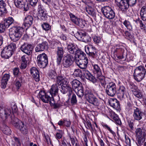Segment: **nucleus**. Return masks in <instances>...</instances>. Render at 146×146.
<instances>
[{"mask_svg": "<svg viewBox=\"0 0 146 146\" xmlns=\"http://www.w3.org/2000/svg\"><path fill=\"white\" fill-rule=\"evenodd\" d=\"M24 29L21 27H13L9 30L10 37L13 42L19 40L24 34Z\"/></svg>", "mask_w": 146, "mask_h": 146, "instance_id": "f257e3e1", "label": "nucleus"}, {"mask_svg": "<svg viewBox=\"0 0 146 146\" xmlns=\"http://www.w3.org/2000/svg\"><path fill=\"white\" fill-rule=\"evenodd\" d=\"M11 122L16 128L19 130L23 135H26L28 133V129L26 125L16 117L11 118Z\"/></svg>", "mask_w": 146, "mask_h": 146, "instance_id": "f03ea898", "label": "nucleus"}, {"mask_svg": "<svg viewBox=\"0 0 146 146\" xmlns=\"http://www.w3.org/2000/svg\"><path fill=\"white\" fill-rule=\"evenodd\" d=\"M16 48V45L15 43H11L4 48L1 53V56L5 58H9L13 54Z\"/></svg>", "mask_w": 146, "mask_h": 146, "instance_id": "7ed1b4c3", "label": "nucleus"}, {"mask_svg": "<svg viewBox=\"0 0 146 146\" xmlns=\"http://www.w3.org/2000/svg\"><path fill=\"white\" fill-rule=\"evenodd\" d=\"M12 111L9 108H2L0 110V116L3 120L6 119L8 116H9L12 113L16 112L18 110L17 105L15 104L12 107Z\"/></svg>", "mask_w": 146, "mask_h": 146, "instance_id": "20e7f679", "label": "nucleus"}, {"mask_svg": "<svg viewBox=\"0 0 146 146\" xmlns=\"http://www.w3.org/2000/svg\"><path fill=\"white\" fill-rule=\"evenodd\" d=\"M146 70L144 67L140 66L134 70L133 76L134 79L137 82L141 81L144 77Z\"/></svg>", "mask_w": 146, "mask_h": 146, "instance_id": "39448f33", "label": "nucleus"}, {"mask_svg": "<svg viewBox=\"0 0 146 146\" xmlns=\"http://www.w3.org/2000/svg\"><path fill=\"white\" fill-rule=\"evenodd\" d=\"M84 91V95L87 98L88 101L94 106H99L100 104L92 93L91 90L88 88H86Z\"/></svg>", "mask_w": 146, "mask_h": 146, "instance_id": "423d86ee", "label": "nucleus"}, {"mask_svg": "<svg viewBox=\"0 0 146 146\" xmlns=\"http://www.w3.org/2000/svg\"><path fill=\"white\" fill-rule=\"evenodd\" d=\"M37 64L40 68H44L48 64V58L47 55L45 53L39 54L37 57Z\"/></svg>", "mask_w": 146, "mask_h": 146, "instance_id": "0eeeda50", "label": "nucleus"}, {"mask_svg": "<svg viewBox=\"0 0 146 146\" xmlns=\"http://www.w3.org/2000/svg\"><path fill=\"white\" fill-rule=\"evenodd\" d=\"M101 11L104 15L108 19H113L115 17V12L109 6L104 7L102 8Z\"/></svg>", "mask_w": 146, "mask_h": 146, "instance_id": "6e6552de", "label": "nucleus"}, {"mask_svg": "<svg viewBox=\"0 0 146 146\" xmlns=\"http://www.w3.org/2000/svg\"><path fill=\"white\" fill-rule=\"evenodd\" d=\"M106 92L108 95L113 97L116 94V86L115 84L113 82L108 83L106 88Z\"/></svg>", "mask_w": 146, "mask_h": 146, "instance_id": "1a4fd4ad", "label": "nucleus"}, {"mask_svg": "<svg viewBox=\"0 0 146 146\" xmlns=\"http://www.w3.org/2000/svg\"><path fill=\"white\" fill-rule=\"evenodd\" d=\"M114 54L119 59L127 57V51L122 46H118L115 50Z\"/></svg>", "mask_w": 146, "mask_h": 146, "instance_id": "9d476101", "label": "nucleus"}, {"mask_svg": "<svg viewBox=\"0 0 146 146\" xmlns=\"http://www.w3.org/2000/svg\"><path fill=\"white\" fill-rule=\"evenodd\" d=\"M75 61V58L72 55L67 54L63 60V65L65 68L70 66Z\"/></svg>", "mask_w": 146, "mask_h": 146, "instance_id": "9b49d317", "label": "nucleus"}, {"mask_svg": "<svg viewBox=\"0 0 146 146\" xmlns=\"http://www.w3.org/2000/svg\"><path fill=\"white\" fill-rule=\"evenodd\" d=\"M33 46L31 44L24 43L21 47V50L28 55H31L33 52Z\"/></svg>", "mask_w": 146, "mask_h": 146, "instance_id": "f8f14e48", "label": "nucleus"}, {"mask_svg": "<svg viewBox=\"0 0 146 146\" xmlns=\"http://www.w3.org/2000/svg\"><path fill=\"white\" fill-rule=\"evenodd\" d=\"M14 3L17 7L23 9L25 11H27L29 9L28 3L25 2L24 0H15Z\"/></svg>", "mask_w": 146, "mask_h": 146, "instance_id": "ddd939ff", "label": "nucleus"}, {"mask_svg": "<svg viewBox=\"0 0 146 146\" xmlns=\"http://www.w3.org/2000/svg\"><path fill=\"white\" fill-rule=\"evenodd\" d=\"M49 94L48 92L45 93L44 91L41 90L38 94L39 97L41 100L45 103H50L51 101L52 97H51L48 95Z\"/></svg>", "mask_w": 146, "mask_h": 146, "instance_id": "4468645a", "label": "nucleus"}, {"mask_svg": "<svg viewBox=\"0 0 146 146\" xmlns=\"http://www.w3.org/2000/svg\"><path fill=\"white\" fill-rule=\"evenodd\" d=\"M85 51L87 54L93 58H96L97 54L96 48L92 45H89L85 47Z\"/></svg>", "mask_w": 146, "mask_h": 146, "instance_id": "2eb2a0df", "label": "nucleus"}, {"mask_svg": "<svg viewBox=\"0 0 146 146\" xmlns=\"http://www.w3.org/2000/svg\"><path fill=\"white\" fill-rule=\"evenodd\" d=\"M64 53V50L62 47H57L56 52V62L58 65H59L62 59Z\"/></svg>", "mask_w": 146, "mask_h": 146, "instance_id": "dca6fc26", "label": "nucleus"}, {"mask_svg": "<svg viewBox=\"0 0 146 146\" xmlns=\"http://www.w3.org/2000/svg\"><path fill=\"white\" fill-rule=\"evenodd\" d=\"M82 72L85 78L93 83L95 84L97 82L98 80L97 79L92 75L88 70L86 69L83 70Z\"/></svg>", "mask_w": 146, "mask_h": 146, "instance_id": "f3484780", "label": "nucleus"}, {"mask_svg": "<svg viewBox=\"0 0 146 146\" xmlns=\"http://www.w3.org/2000/svg\"><path fill=\"white\" fill-rule=\"evenodd\" d=\"M38 18L41 20L45 21L46 20L48 17V15L46 11L42 8H39L38 9Z\"/></svg>", "mask_w": 146, "mask_h": 146, "instance_id": "a211bd4d", "label": "nucleus"}, {"mask_svg": "<svg viewBox=\"0 0 146 146\" xmlns=\"http://www.w3.org/2000/svg\"><path fill=\"white\" fill-rule=\"evenodd\" d=\"M126 92L125 88L123 86H121L116 90V94L118 98L122 100L124 98V95Z\"/></svg>", "mask_w": 146, "mask_h": 146, "instance_id": "6ab92c4d", "label": "nucleus"}, {"mask_svg": "<svg viewBox=\"0 0 146 146\" xmlns=\"http://www.w3.org/2000/svg\"><path fill=\"white\" fill-rule=\"evenodd\" d=\"M134 112L133 114V117L134 119L139 120L142 118L143 113L138 108L134 107Z\"/></svg>", "mask_w": 146, "mask_h": 146, "instance_id": "aec40b11", "label": "nucleus"}, {"mask_svg": "<svg viewBox=\"0 0 146 146\" xmlns=\"http://www.w3.org/2000/svg\"><path fill=\"white\" fill-rule=\"evenodd\" d=\"M31 73L36 82L40 80L39 72L36 67H32L30 69Z\"/></svg>", "mask_w": 146, "mask_h": 146, "instance_id": "412c9836", "label": "nucleus"}, {"mask_svg": "<svg viewBox=\"0 0 146 146\" xmlns=\"http://www.w3.org/2000/svg\"><path fill=\"white\" fill-rule=\"evenodd\" d=\"M48 48V44L46 41L43 42L37 45L35 47V50L36 52L43 51L47 50Z\"/></svg>", "mask_w": 146, "mask_h": 146, "instance_id": "4be33fe9", "label": "nucleus"}, {"mask_svg": "<svg viewBox=\"0 0 146 146\" xmlns=\"http://www.w3.org/2000/svg\"><path fill=\"white\" fill-rule=\"evenodd\" d=\"M59 88H60V86L57 85L56 83V84H53L49 92L52 98L56 96L58 94Z\"/></svg>", "mask_w": 146, "mask_h": 146, "instance_id": "5701e85b", "label": "nucleus"}, {"mask_svg": "<svg viewBox=\"0 0 146 146\" xmlns=\"http://www.w3.org/2000/svg\"><path fill=\"white\" fill-rule=\"evenodd\" d=\"M33 18L31 15H28L26 17L24 20V23L23 25L26 27V29L31 27L33 23Z\"/></svg>", "mask_w": 146, "mask_h": 146, "instance_id": "b1692460", "label": "nucleus"}, {"mask_svg": "<svg viewBox=\"0 0 146 146\" xmlns=\"http://www.w3.org/2000/svg\"><path fill=\"white\" fill-rule=\"evenodd\" d=\"M110 106L115 109L119 110L120 108L119 101L115 98H111L109 101Z\"/></svg>", "mask_w": 146, "mask_h": 146, "instance_id": "393cba45", "label": "nucleus"}, {"mask_svg": "<svg viewBox=\"0 0 146 146\" xmlns=\"http://www.w3.org/2000/svg\"><path fill=\"white\" fill-rule=\"evenodd\" d=\"M50 104L54 109L59 108L63 105V103L61 102L60 100H59L57 102H55L53 98H51V101L50 102Z\"/></svg>", "mask_w": 146, "mask_h": 146, "instance_id": "a878e982", "label": "nucleus"}, {"mask_svg": "<svg viewBox=\"0 0 146 146\" xmlns=\"http://www.w3.org/2000/svg\"><path fill=\"white\" fill-rule=\"evenodd\" d=\"M76 64L81 69L85 70L86 69L88 62V60H79L76 59L75 61Z\"/></svg>", "mask_w": 146, "mask_h": 146, "instance_id": "bb28decb", "label": "nucleus"}, {"mask_svg": "<svg viewBox=\"0 0 146 146\" xmlns=\"http://www.w3.org/2000/svg\"><path fill=\"white\" fill-rule=\"evenodd\" d=\"M61 88L60 91L61 93L63 94H65L68 92V96L70 97L72 94V89L70 86H61Z\"/></svg>", "mask_w": 146, "mask_h": 146, "instance_id": "cd10ccee", "label": "nucleus"}, {"mask_svg": "<svg viewBox=\"0 0 146 146\" xmlns=\"http://www.w3.org/2000/svg\"><path fill=\"white\" fill-rule=\"evenodd\" d=\"M125 0L121 2L117 5L119 7V9L122 12H125L127 11L129 8V5Z\"/></svg>", "mask_w": 146, "mask_h": 146, "instance_id": "c85d7f7f", "label": "nucleus"}, {"mask_svg": "<svg viewBox=\"0 0 146 146\" xmlns=\"http://www.w3.org/2000/svg\"><path fill=\"white\" fill-rule=\"evenodd\" d=\"M6 6V5L4 1L3 0L0 1V15H2L7 13Z\"/></svg>", "mask_w": 146, "mask_h": 146, "instance_id": "c756f323", "label": "nucleus"}, {"mask_svg": "<svg viewBox=\"0 0 146 146\" xmlns=\"http://www.w3.org/2000/svg\"><path fill=\"white\" fill-rule=\"evenodd\" d=\"M9 77L10 76L9 74H5L4 75L1 81V88H6Z\"/></svg>", "mask_w": 146, "mask_h": 146, "instance_id": "7c9ffc66", "label": "nucleus"}, {"mask_svg": "<svg viewBox=\"0 0 146 146\" xmlns=\"http://www.w3.org/2000/svg\"><path fill=\"white\" fill-rule=\"evenodd\" d=\"M97 77L99 80L101 85L104 88H105L106 84H108L107 80L106 79L104 76L102 75V74L98 75Z\"/></svg>", "mask_w": 146, "mask_h": 146, "instance_id": "2f4dec72", "label": "nucleus"}, {"mask_svg": "<svg viewBox=\"0 0 146 146\" xmlns=\"http://www.w3.org/2000/svg\"><path fill=\"white\" fill-rule=\"evenodd\" d=\"M78 48L73 44L70 43L67 46L68 52L70 54H74Z\"/></svg>", "mask_w": 146, "mask_h": 146, "instance_id": "473e14b6", "label": "nucleus"}, {"mask_svg": "<svg viewBox=\"0 0 146 146\" xmlns=\"http://www.w3.org/2000/svg\"><path fill=\"white\" fill-rule=\"evenodd\" d=\"M134 21L136 24H139V27L141 29L143 32L146 33V27L144 23H143L142 21L139 17Z\"/></svg>", "mask_w": 146, "mask_h": 146, "instance_id": "72a5a7b5", "label": "nucleus"}, {"mask_svg": "<svg viewBox=\"0 0 146 146\" xmlns=\"http://www.w3.org/2000/svg\"><path fill=\"white\" fill-rule=\"evenodd\" d=\"M140 14L141 18L142 20L143 21H146V6H143L140 10Z\"/></svg>", "mask_w": 146, "mask_h": 146, "instance_id": "f704fd0d", "label": "nucleus"}, {"mask_svg": "<svg viewBox=\"0 0 146 146\" xmlns=\"http://www.w3.org/2000/svg\"><path fill=\"white\" fill-rule=\"evenodd\" d=\"M15 22L14 19L12 17H9L5 19L4 21V23L5 26L8 27L10 26L14 23Z\"/></svg>", "mask_w": 146, "mask_h": 146, "instance_id": "c9c22d12", "label": "nucleus"}, {"mask_svg": "<svg viewBox=\"0 0 146 146\" xmlns=\"http://www.w3.org/2000/svg\"><path fill=\"white\" fill-rule=\"evenodd\" d=\"M71 85L73 89H78L79 88L82 86L81 83L76 79L73 80L71 82Z\"/></svg>", "mask_w": 146, "mask_h": 146, "instance_id": "e433bc0d", "label": "nucleus"}, {"mask_svg": "<svg viewBox=\"0 0 146 146\" xmlns=\"http://www.w3.org/2000/svg\"><path fill=\"white\" fill-rule=\"evenodd\" d=\"M69 15L70 19L71 21L72 22V23L76 25L78 22H79V21L80 20V18L75 16V15L71 13H69Z\"/></svg>", "mask_w": 146, "mask_h": 146, "instance_id": "4c0bfd02", "label": "nucleus"}, {"mask_svg": "<svg viewBox=\"0 0 146 146\" xmlns=\"http://www.w3.org/2000/svg\"><path fill=\"white\" fill-rule=\"evenodd\" d=\"M75 92L78 96L80 98H82L84 95L85 92H84L83 88L82 86L79 88L75 90Z\"/></svg>", "mask_w": 146, "mask_h": 146, "instance_id": "58836bf2", "label": "nucleus"}, {"mask_svg": "<svg viewBox=\"0 0 146 146\" xmlns=\"http://www.w3.org/2000/svg\"><path fill=\"white\" fill-rule=\"evenodd\" d=\"M94 74H97L98 75L102 74L101 69L98 64H95L93 65Z\"/></svg>", "mask_w": 146, "mask_h": 146, "instance_id": "ea45409f", "label": "nucleus"}, {"mask_svg": "<svg viewBox=\"0 0 146 146\" xmlns=\"http://www.w3.org/2000/svg\"><path fill=\"white\" fill-rule=\"evenodd\" d=\"M86 34L85 32L79 31L76 33L75 35L76 36V38L80 40H81L84 35Z\"/></svg>", "mask_w": 146, "mask_h": 146, "instance_id": "a19ab883", "label": "nucleus"}, {"mask_svg": "<svg viewBox=\"0 0 146 146\" xmlns=\"http://www.w3.org/2000/svg\"><path fill=\"white\" fill-rule=\"evenodd\" d=\"M57 76V74L55 71L51 70L48 73V76L50 78L54 80L56 78Z\"/></svg>", "mask_w": 146, "mask_h": 146, "instance_id": "79ce46f5", "label": "nucleus"}, {"mask_svg": "<svg viewBox=\"0 0 146 146\" xmlns=\"http://www.w3.org/2000/svg\"><path fill=\"white\" fill-rule=\"evenodd\" d=\"M86 11L88 14L92 16H94L95 14V12L94 9L91 7H88L86 8Z\"/></svg>", "mask_w": 146, "mask_h": 146, "instance_id": "37998d69", "label": "nucleus"}, {"mask_svg": "<svg viewBox=\"0 0 146 146\" xmlns=\"http://www.w3.org/2000/svg\"><path fill=\"white\" fill-rule=\"evenodd\" d=\"M65 78L64 76L62 75H59L57 76L56 78H57V82L56 83L57 84V85L60 86L61 85V83L62 81H63Z\"/></svg>", "mask_w": 146, "mask_h": 146, "instance_id": "c03bdc74", "label": "nucleus"}, {"mask_svg": "<svg viewBox=\"0 0 146 146\" xmlns=\"http://www.w3.org/2000/svg\"><path fill=\"white\" fill-rule=\"evenodd\" d=\"M86 25V23L85 21L82 19H80L79 22L76 25L82 28H84Z\"/></svg>", "mask_w": 146, "mask_h": 146, "instance_id": "a18cd8bd", "label": "nucleus"}, {"mask_svg": "<svg viewBox=\"0 0 146 146\" xmlns=\"http://www.w3.org/2000/svg\"><path fill=\"white\" fill-rule=\"evenodd\" d=\"M133 93L134 96L139 98H141L143 96L141 92L139 89L135 91Z\"/></svg>", "mask_w": 146, "mask_h": 146, "instance_id": "49530a36", "label": "nucleus"}, {"mask_svg": "<svg viewBox=\"0 0 146 146\" xmlns=\"http://www.w3.org/2000/svg\"><path fill=\"white\" fill-rule=\"evenodd\" d=\"M22 82L21 78H18L16 80L15 85L18 89H19L21 86V83Z\"/></svg>", "mask_w": 146, "mask_h": 146, "instance_id": "de8ad7c7", "label": "nucleus"}, {"mask_svg": "<svg viewBox=\"0 0 146 146\" xmlns=\"http://www.w3.org/2000/svg\"><path fill=\"white\" fill-rule=\"evenodd\" d=\"M83 52L81 51L80 50L77 48L76 52H75L74 55L75 56L74 57L75 58V61H76V59L79 58L80 56V55L83 53Z\"/></svg>", "mask_w": 146, "mask_h": 146, "instance_id": "09e8293b", "label": "nucleus"}, {"mask_svg": "<svg viewBox=\"0 0 146 146\" xmlns=\"http://www.w3.org/2000/svg\"><path fill=\"white\" fill-rule=\"evenodd\" d=\"M3 133L7 135L11 134V131L9 128L7 126H5L4 128L2 130Z\"/></svg>", "mask_w": 146, "mask_h": 146, "instance_id": "8fccbe9b", "label": "nucleus"}, {"mask_svg": "<svg viewBox=\"0 0 146 146\" xmlns=\"http://www.w3.org/2000/svg\"><path fill=\"white\" fill-rule=\"evenodd\" d=\"M123 24L125 26L127 29L129 30H131L132 29V27L129 21L125 20L123 23Z\"/></svg>", "mask_w": 146, "mask_h": 146, "instance_id": "3c124183", "label": "nucleus"}, {"mask_svg": "<svg viewBox=\"0 0 146 146\" xmlns=\"http://www.w3.org/2000/svg\"><path fill=\"white\" fill-rule=\"evenodd\" d=\"M82 72L79 69H75L74 72L73 74L76 77H81L82 76Z\"/></svg>", "mask_w": 146, "mask_h": 146, "instance_id": "603ef678", "label": "nucleus"}, {"mask_svg": "<svg viewBox=\"0 0 146 146\" xmlns=\"http://www.w3.org/2000/svg\"><path fill=\"white\" fill-rule=\"evenodd\" d=\"M91 40V38L88 35H86V33L84 35L83 38L81 41L85 42H88Z\"/></svg>", "mask_w": 146, "mask_h": 146, "instance_id": "864d4df0", "label": "nucleus"}, {"mask_svg": "<svg viewBox=\"0 0 146 146\" xmlns=\"http://www.w3.org/2000/svg\"><path fill=\"white\" fill-rule=\"evenodd\" d=\"M71 102L72 105H74L76 104L77 100L76 96L74 94H72V96L71 99Z\"/></svg>", "mask_w": 146, "mask_h": 146, "instance_id": "5fc2aeb1", "label": "nucleus"}, {"mask_svg": "<svg viewBox=\"0 0 146 146\" xmlns=\"http://www.w3.org/2000/svg\"><path fill=\"white\" fill-rule=\"evenodd\" d=\"M144 139L143 138L139 137L138 138L136 143L138 146H141L143 144Z\"/></svg>", "mask_w": 146, "mask_h": 146, "instance_id": "6e6d98bb", "label": "nucleus"}, {"mask_svg": "<svg viewBox=\"0 0 146 146\" xmlns=\"http://www.w3.org/2000/svg\"><path fill=\"white\" fill-rule=\"evenodd\" d=\"M42 27L43 29L45 31H48L50 29L51 26L48 23H44L42 25Z\"/></svg>", "mask_w": 146, "mask_h": 146, "instance_id": "4d7b16f0", "label": "nucleus"}, {"mask_svg": "<svg viewBox=\"0 0 146 146\" xmlns=\"http://www.w3.org/2000/svg\"><path fill=\"white\" fill-rule=\"evenodd\" d=\"M130 88L131 91L133 93L135 91L138 89V87L133 83H130Z\"/></svg>", "mask_w": 146, "mask_h": 146, "instance_id": "13d9d810", "label": "nucleus"}, {"mask_svg": "<svg viewBox=\"0 0 146 146\" xmlns=\"http://www.w3.org/2000/svg\"><path fill=\"white\" fill-rule=\"evenodd\" d=\"M86 54L83 52V53L81 54L79 58H76V59H78L79 60H88V58L86 57Z\"/></svg>", "mask_w": 146, "mask_h": 146, "instance_id": "bf43d9fd", "label": "nucleus"}, {"mask_svg": "<svg viewBox=\"0 0 146 146\" xmlns=\"http://www.w3.org/2000/svg\"><path fill=\"white\" fill-rule=\"evenodd\" d=\"M133 105L129 102H127L126 105V109L128 111L132 110L133 109V108H134Z\"/></svg>", "mask_w": 146, "mask_h": 146, "instance_id": "052dcab7", "label": "nucleus"}, {"mask_svg": "<svg viewBox=\"0 0 146 146\" xmlns=\"http://www.w3.org/2000/svg\"><path fill=\"white\" fill-rule=\"evenodd\" d=\"M126 2L128 3L129 5L131 6H133L135 5L137 2V0H125Z\"/></svg>", "mask_w": 146, "mask_h": 146, "instance_id": "680f3d73", "label": "nucleus"}, {"mask_svg": "<svg viewBox=\"0 0 146 146\" xmlns=\"http://www.w3.org/2000/svg\"><path fill=\"white\" fill-rule=\"evenodd\" d=\"M69 137L71 141L72 145L74 146H80L79 144H78L76 143H75V141L74 138L72 137L69 135Z\"/></svg>", "mask_w": 146, "mask_h": 146, "instance_id": "e2e57ef3", "label": "nucleus"}, {"mask_svg": "<svg viewBox=\"0 0 146 146\" xmlns=\"http://www.w3.org/2000/svg\"><path fill=\"white\" fill-rule=\"evenodd\" d=\"M103 126L106 129H108L113 135H115V134L114 132L112 130L108 125L106 124H104Z\"/></svg>", "mask_w": 146, "mask_h": 146, "instance_id": "0e129e2a", "label": "nucleus"}, {"mask_svg": "<svg viewBox=\"0 0 146 146\" xmlns=\"http://www.w3.org/2000/svg\"><path fill=\"white\" fill-rule=\"evenodd\" d=\"M36 30L35 27L33 28L29 31V35L31 37L33 36L35 33H36Z\"/></svg>", "mask_w": 146, "mask_h": 146, "instance_id": "69168bd1", "label": "nucleus"}, {"mask_svg": "<svg viewBox=\"0 0 146 146\" xmlns=\"http://www.w3.org/2000/svg\"><path fill=\"white\" fill-rule=\"evenodd\" d=\"M59 44H60V43L58 42L53 41L52 42L50 45L52 48H54L57 47H58V46Z\"/></svg>", "mask_w": 146, "mask_h": 146, "instance_id": "338daca9", "label": "nucleus"}, {"mask_svg": "<svg viewBox=\"0 0 146 146\" xmlns=\"http://www.w3.org/2000/svg\"><path fill=\"white\" fill-rule=\"evenodd\" d=\"M113 120L115 121L116 124L119 125H121V122L120 119L118 117L116 116H114L113 118Z\"/></svg>", "mask_w": 146, "mask_h": 146, "instance_id": "774afa93", "label": "nucleus"}]
</instances>
